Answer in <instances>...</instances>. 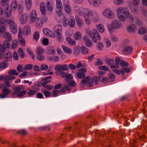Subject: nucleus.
<instances>
[{"label": "nucleus", "instance_id": "obj_50", "mask_svg": "<svg viewBox=\"0 0 147 147\" xmlns=\"http://www.w3.org/2000/svg\"><path fill=\"white\" fill-rule=\"evenodd\" d=\"M18 45V42L16 40H13L12 42L11 48L12 49H14L16 48Z\"/></svg>", "mask_w": 147, "mask_h": 147}, {"label": "nucleus", "instance_id": "obj_15", "mask_svg": "<svg viewBox=\"0 0 147 147\" xmlns=\"http://www.w3.org/2000/svg\"><path fill=\"white\" fill-rule=\"evenodd\" d=\"M55 69L57 71H61L63 70L67 71L68 70V69L66 65H62L58 64L56 65L55 68Z\"/></svg>", "mask_w": 147, "mask_h": 147}, {"label": "nucleus", "instance_id": "obj_34", "mask_svg": "<svg viewBox=\"0 0 147 147\" xmlns=\"http://www.w3.org/2000/svg\"><path fill=\"white\" fill-rule=\"evenodd\" d=\"M56 13L59 16H61L63 14L62 6L56 7Z\"/></svg>", "mask_w": 147, "mask_h": 147}, {"label": "nucleus", "instance_id": "obj_20", "mask_svg": "<svg viewBox=\"0 0 147 147\" xmlns=\"http://www.w3.org/2000/svg\"><path fill=\"white\" fill-rule=\"evenodd\" d=\"M68 25L71 28H73L75 25L74 18L73 16H70L68 19Z\"/></svg>", "mask_w": 147, "mask_h": 147}, {"label": "nucleus", "instance_id": "obj_22", "mask_svg": "<svg viewBox=\"0 0 147 147\" xmlns=\"http://www.w3.org/2000/svg\"><path fill=\"white\" fill-rule=\"evenodd\" d=\"M31 32V28L30 26L27 25L24 28L23 33L24 35L29 34Z\"/></svg>", "mask_w": 147, "mask_h": 147}, {"label": "nucleus", "instance_id": "obj_55", "mask_svg": "<svg viewBox=\"0 0 147 147\" xmlns=\"http://www.w3.org/2000/svg\"><path fill=\"white\" fill-rule=\"evenodd\" d=\"M5 81H6V80H9L12 79H14L15 77L11 76H9L7 75H5Z\"/></svg>", "mask_w": 147, "mask_h": 147}, {"label": "nucleus", "instance_id": "obj_45", "mask_svg": "<svg viewBox=\"0 0 147 147\" xmlns=\"http://www.w3.org/2000/svg\"><path fill=\"white\" fill-rule=\"evenodd\" d=\"M18 52L21 57L24 58V57L25 55L22 48H20L18 50Z\"/></svg>", "mask_w": 147, "mask_h": 147}, {"label": "nucleus", "instance_id": "obj_26", "mask_svg": "<svg viewBox=\"0 0 147 147\" xmlns=\"http://www.w3.org/2000/svg\"><path fill=\"white\" fill-rule=\"evenodd\" d=\"M66 40L69 45L74 46L76 44V42L75 40L68 37L66 38Z\"/></svg>", "mask_w": 147, "mask_h": 147}, {"label": "nucleus", "instance_id": "obj_11", "mask_svg": "<svg viewBox=\"0 0 147 147\" xmlns=\"http://www.w3.org/2000/svg\"><path fill=\"white\" fill-rule=\"evenodd\" d=\"M7 24L9 25L10 30L13 34H15L17 32V25L12 20H7Z\"/></svg>", "mask_w": 147, "mask_h": 147}, {"label": "nucleus", "instance_id": "obj_30", "mask_svg": "<svg viewBox=\"0 0 147 147\" xmlns=\"http://www.w3.org/2000/svg\"><path fill=\"white\" fill-rule=\"evenodd\" d=\"M96 28L100 33H102L105 31V28L101 24H98L96 26Z\"/></svg>", "mask_w": 147, "mask_h": 147}, {"label": "nucleus", "instance_id": "obj_32", "mask_svg": "<svg viewBox=\"0 0 147 147\" xmlns=\"http://www.w3.org/2000/svg\"><path fill=\"white\" fill-rule=\"evenodd\" d=\"M82 35L81 33L79 32H76L74 34V38L76 40H80L82 38Z\"/></svg>", "mask_w": 147, "mask_h": 147}, {"label": "nucleus", "instance_id": "obj_52", "mask_svg": "<svg viewBox=\"0 0 147 147\" xmlns=\"http://www.w3.org/2000/svg\"><path fill=\"white\" fill-rule=\"evenodd\" d=\"M114 3L117 5H119L123 3V0H113Z\"/></svg>", "mask_w": 147, "mask_h": 147}, {"label": "nucleus", "instance_id": "obj_2", "mask_svg": "<svg viewBox=\"0 0 147 147\" xmlns=\"http://www.w3.org/2000/svg\"><path fill=\"white\" fill-rule=\"evenodd\" d=\"M105 72L103 71H100L98 73V78L94 77L93 78H90L89 76H87L82 80L81 83L83 84H87L89 87H92L93 86V83L97 84L98 83V80L99 79V77H101L104 75Z\"/></svg>", "mask_w": 147, "mask_h": 147}, {"label": "nucleus", "instance_id": "obj_37", "mask_svg": "<svg viewBox=\"0 0 147 147\" xmlns=\"http://www.w3.org/2000/svg\"><path fill=\"white\" fill-rule=\"evenodd\" d=\"M5 59L6 61H10L11 59L12 55L10 52H7L5 56Z\"/></svg>", "mask_w": 147, "mask_h": 147}, {"label": "nucleus", "instance_id": "obj_27", "mask_svg": "<svg viewBox=\"0 0 147 147\" xmlns=\"http://www.w3.org/2000/svg\"><path fill=\"white\" fill-rule=\"evenodd\" d=\"M40 10L42 14L43 15L46 13V10L45 5L44 3L41 2L40 4Z\"/></svg>", "mask_w": 147, "mask_h": 147}, {"label": "nucleus", "instance_id": "obj_9", "mask_svg": "<svg viewBox=\"0 0 147 147\" xmlns=\"http://www.w3.org/2000/svg\"><path fill=\"white\" fill-rule=\"evenodd\" d=\"M89 9L84 8L81 7H76L74 8V10L75 12L79 16L83 15L84 20L85 19V16L87 14Z\"/></svg>", "mask_w": 147, "mask_h": 147}, {"label": "nucleus", "instance_id": "obj_33", "mask_svg": "<svg viewBox=\"0 0 147 147\" xmlns=\"http://www.w3.org/2000/svg\"><path fill=\"white\" fill-rule=\"evenodd\" d=\"M106 62L107 63L110 65L111 68H115V67H112V66H114V60L113 59H108L106 60Z\"/></svg>", "mask_w": 147, "mask_h": 147}, {"label": "nucleus", "instance_id": "obj_42", "mask_svg": "<svg viewBox=\"0 0 147 147\" xmlns=\"http://www.w3.org/2000/svg\"><path fill=\"white\" fill-rule=\"evenodd\" d=\"M41 92L45 96L47 97H49L51 95V93L50 92L44 89L42 90Z\"/></svg>", "mask_w": 147, "mask_h": 147}, {"label": "nucleus", "instance_id": "obj_51", "mask_svg": "<svg viewBox=\"0 0 147 147\" xmlns=\"http://www.w3.org/2000/svg\"><path fill=\"white\" fill-rule=\"evenodd\" d=\"M67 82V85L70 86L71 87H74L76 85V83L74 81H73L71 80H70L68 82Z\"/></svg>", "mask_w": 147, "mask_h": 147}, {"label": "nucleus", "instance_id": "obj_14", "mask_svg": "<svg viewBox=\"0 0 147 147\" xmlns=\"http://www.w3.org/2000/svg\"><path fill=\"white\" fill-rule=\"evenodd\" d=\"M42 31L43 34L46 35L51 37L53 38L55 37V34L48 28H45L43 29Z\"/></svg>", "mask_w": 147, "mask_h": 147}, {"label": "nucleus", "instance_id": "obj_41", "mask_svg": "<svg viewBox=\"0 0 147 147\" xmlns=\"http://www.w3.org/2000/svg\"><path fill=\"white\" fill-rule=\"evenodd\" d=\"M80 50L83 54L86 55L88 53V49L85 47L82 46L80 47Z\"/></svg>", "mask_w": 147, "mask_h": 147}, {"label": "nucleus", "instance_id": "obj_12", "mask_svg": "<svg viewBox=\"0 0 147 147\" xmlns=\"http://www.w3.org/2000/svg\"><path fill=\"white\" fill-rule=\"evenodd\" d=\"M63 9L67 13H70L71 12V9L69 5V2L68 0H62Z\"/></svg>", "mask_w": 147, "mask_h": 147}, {"label": "nucleus", "instance_id": "obj_49", "mask_svg": "<svg viewBox=\"0 0 147 147\" xmlns=\"http://www.w3.org/2000/svg\"><path fill=\"white\" fill-rule=\"evenodd\" d=\"M33 65L31 64H28L25 65L23 67V69L25 70H29L31 69Z\"/></svg>", "mask_w": 147, "mask_h": 147}, {"label": "nucleus", "instance_id": "obj_29", "mask_svg": "<svg viewBox=\"0 0 147 147\" xmlns=\"http://www.w3.org/2000/svg\"><path fill=\"white\" fill-rule=\"evenodd\" d=\"M61 47L63 51L65 53L69 54L72 53V50L71 49L63 45H62Z\"/></svg>", "mask_w": 147, "mask_h": 147}, {"label": "nucleus", "instance_id": "obj_1", "mask_svg": "<svg viewBox=\"0 0 147 147\" xmlns=\"http://www.w3.org/2000/svg\"><path fill=\"white\" fill-rule=\"evenodd\" d=\"M84 22L86 24H91L92 21L93 23L97 22L100 20V17L98 13L95 11L89 9L87 14L85 16Z\"/></svg>", "mask_w": 147, "mask_h": 147}, {"label": "nucleus", "instance_id": "obj_43", "mask_svg": "<svg viewBox=\"0 0 147 147\" xmlns=\"http://www.w3.org/2000/svg\"><path fill=\"white\" fill-rule=\"evenodd\" d=\"M44 50L41 47H38L36 49V53L37 55L43 54Z\"/></svg>", "mask_w": 147, "mask_h": 147}, {"label": "nucleus", "instance_id": "obj_8", "mask_svg": "<svg viewBox=\"0 0 147 147\" xmlns=\"http://www.w3.org/2000/svg\"><path fill=\"white\" fill-rule=\"evenodd\" d=\"M24 86L22 85L15 87L13 88V92L12 94L15 95L17 94L18 97L22 96L26 93V91L24 90Z\"/></svg>", "mask_w": 147, "mask_h": 147}, {"label": "nucleus", "instance_id": "obj_62", "mask_svg": "<svg viewBox=\"0 0 147 147\" xmlns=\"http://www.w3.org/2000/svg\"><path fill=\"white\" fill-rule=\"evenodd\" d=\"M131 11L134 13H136L138 12L137 9L136 8L132 6H130Z\"/></svg>", "mask_w": 147, "mask_h": 147}, {"label": "nucleus", "instance_id": "obj_56", "mask_svg": "<svg viewBox=\"0 0 147 147\" xmlns=\"http://www.w3.org/2000/svg\"><path fill=\"white\" fill-rule=\"evenodd\" d=\"M34 38L36 40H37L39 38V32L36 31L35 32L33 35Z\"/></svg>", "mask_w": 147, "mask_h": 147}, {"label": "nucleus", "instance_id": "obj_64", "mask_svg": "<svg viewBox=\"0 0 147 147\" xmlns=\"http://www.w3.org/2000/svg\"><path fill=\"white\" fill-rule=\"evenodd\" d=\"M9 2V0H1V3L2 6H5L7 5Z\"/></svg>", "mask_w": 147, "mask_h": 147}, {"label": "nucleus", "instance_id": "obj_60", "mask_svg": "<svg viewBox=\"0 0 147 147\" xmlns=\"http://www.w3.org/2000/svg\"><path fill=\"white\" fill-rule=\"evenodd\" d=\"M120 65L122 67H126L128 66V63L124 60H122L120 63Z\"/></svg>", "mask_w": 147, "mask_h": 147}, {"label": "nucleus", "instance_id": "obj_13", "mask_svg": "<svg viewBox=\"0 0 147 147\" xmlns=\"http://www.w3.org/2000/svg\"><path fill=\"white\" fill-rule=\"evenodd\" d=\"M29 22L30 24H32L35 22L37 18V14L36 11L33 10L29 14Z\"/></svg>", "mask_w": 147, "mask_h": 147}, {"label": "nucleus", "instance_id": "obj_59", "mask_svg": "<svg viewBox=\"0 0 147 147\" xmlns=\"http://www.w3.org/2000/svg\"><path fill=\"white\" fill-rule=\"evenodd\" d=\"M105 44L106 47L107 48H109L111 46V41L108 39H107L105 41Z\"/></svg>", "mask_w": 147, "mask_h": 147}, {"label": "nucleus", "instance_id": "obj_58", "mask_svg": "<svg viewBox=\"0 0 147 147\" xmlns=\"http://www.w3.org/2000/svg\"><path fill=\"white\" fill-rule=\"evenodd\" d=\"M8 73L10 75H18V73L16 72V71L15 70H11L9 71L8 72Z\"/></svg>", "mask_w": 147, "mask_h": 147}, {"label": "nucleus", "instance_id": "obj_23", "mask_svg": "<svg viewBox=\"0 0 147 147\" xmlns=\"http://www.w3.org/2000/svg\"><path fill=\"white\" fill-rule=\"evenodd\" d=\"M18 1L16 0H13L12 2L10 8L11 11H14L17 8L18 6Z\"/></svg>", "mask_w": 147, "mask_h": 147}, {"label": "nucleus", "instance_id": "obj_36", "mask_svg": "<svg viewBox=\"0 0 147 147\" xmlns=\"http://www.w3.org/2000/svg\"><path fill=\"white\" fill-rule=\"evenodd\" d=\"M147 32V29L145 27H141L138 30V33L140 34H143Z\"/></svg>", "mask_w": 147, "mask_h": 147}, {"label": "nucleus", "instance_id": "obj_25", "mask_svg": "<svg viewBox=\"0 0 147 147\" xmlns=\"http://www.w3.org/2000/svg\"><path fill=\"white\" fill-rule=\"evenodd\" d=\"M88 1L89 4L94 7L98 6L100 3L98 0H88Z\"/></svg>", "mask_w": 147, "mask_h": 147}, {"label": "nucleus", "instance_id": "obj_46", "mask_svg": "<svg viewBox=\"0 0 147 147\" xmlns=\"http://www.w3.org/2000/svg\"><path fill=\"white\" fill-rule=\"evenodd\" d=\"M18 11L19 13H22L23 12L24 7L23 4L22 3L18 5Z\"/></svg>", "mask_w": 147, "mask_h": 147}, {"label": "nucleus", "instance_id": "obj_63", "mask_svg": "<svg viewBox=\"0 0 147 147\" xmlns=\"http://www.w3.org/2000/svg\"><path fill=\"white\" fill-rule=\"evenodd\" d=\"M40 18L42 24L46 22L48 20L47 17L45 16L43 17L42 18Z\"/></svg>", "mask_w": 147, "mask_h": 147}, {"label": "nucleus", "instance_id": "obj_24", "mask_svg": "<svg viewBox=\"0 0 147 147\" xmlns=\"http://www.w3.org/2000/svg\"><path fill=\"white\" fill-rule=\"evenodd\" d=\"M76 22L77 25L80 27H82L84 24L82 20L78 16H75Z\"/></svg>", "mask_w": 147, "mask_h": 147}, {"label": "nucleus", "instance_id": "obj_16", "mask_svg": "<svg viewBox=\"0 0 147 147\" xmlns=\"http://www.w3.org/2000/svg\"><path fill=\"white\" fill-rule=\"evenodd\" d=\"M28 15L27 13H25L22 14L20 16V22L22 24H25L28 20Z\"/></svg>", "mask_w": 147, "mask_h": 147}, {"label": "nucleus", "instance_id": "obj_19", "mask_svg": "<svg viewBox=\"0 0 147 147\" xmlns=\"http://www.w3.org/2000/svg\"><path fill=\"white\" fill-rule=\"evenodd\" d=\"M46 6L47 9L48 11H53L54 5L53 3L51 1L47 0Z\"/></svg>", "mask_w": 147, "mask_h": 147}, {"label": "nucleus", "instance_id": "obj_4", "mask_svg": "<svg viewBox=\"0 0 147 147\" xmlns=\"http://www.w3.org/2000/svg\"><path fill=\"white\" fill-rule=\"evenodd\" d=\"M122 26V24L118 20H113L111 23L108 24L107 26L108 31L110 34H113L114 30L119 29Z\"/></svg>", "mask_w": 147, "mask_h": 147}, {"label": "nucleus", "instance_id": "obj_21", "mask_svg": "<svg viewBox=\"0 0 147 147\" xmlns=\"http://www.w3.org/2000/svg\"><path fill=\"white\" fill-rule=\"evenodd\" d=\"M123 52V53L126 55L130 54L132 52V48L130 46H125L124 48Z\"/></svg>", "mask_w": 147, "mask_h": 147}, {"label": "nucleus", "instance_id": "obj_47", "mask_svg": "<svg viewBox=\"0 0 147 147\" xmlns=\"http://www.w3.org/2000/svg\"><path fill=\"white\" fill-rule=\"evenodd\" d=\"M48 66L44 64H41L40 67V69L42 71L47 70L48 69Z\"/></svg>", "mask_w": 147, "mask_h": 147}, {"label": "nucleus", "instance_id": "obj_6", "mask_svg": "<svg viewBox=\"0 0 147 147\" xmlns=\"http://www.w3.org/2000/svg\"><path fill=\"white\" fill-rule=\"evenodd\" d=\"M10 86V84L8 81H5L4 84H0V88L3 89L2 94L0 93V98H4L11 93V90L8 88Z\"/></svg>", "mask_w": 147, "mask_h": 147}, {"label": "nucleus", "instance_id": "obj_54", "mask_svg": "<svg viewBox=\"0 0 147 147\" xmlns=\"http://www.w3.org/2000/svg\"><path fill=\"white\" fill-rule=\"evenodd\" d=\"M66 90L69 91L70 90V88L68 87L67 85H65L60 90V92H65Z\"/></svg>", "mask_w": 147, "mask_h": 147}, {"label": "nucleus", "instance_id": "obj_31", "mask_svg": "<svg viewBox=\"0 0 147 147\" xmlns=\"http://www.w3.org/2000/svg\"><path fill=\"white\" fill-rule=\"evenodd\" d=\"M112 71L118 75H121L122 76L124 75V73L121 69H117L116 68H113Z\"/></svg>", "mask_w": 147, "mask_h": 147}, {"label": "nucleus", "instance_id": "obj_5", "mask_svg": "<svg viewBox=\"0 0 147 147\" xmlns=\"http://www.w3.org/2000/svg\"><path fill=\"white\" fill-rule=\"evenodd\" d=\"M86 34L90 37L93 41L94 43H96L98 40L99 41L101 39V36L95 29H93L91 31L88 29L85 30Z\"/></svg>", "mask_w": 147, "mask_h": 147}, {"label": "nucleus", "instance_id": "obj_39", "mask_svg": "<svg viewBox=\"0 0 147 147\" xmlns=\"http://www.w3.org/2000/svg\"><path fill=\"white\" fill-rule=\"evenodd\" d=\"M49 60L53 61H58L59 60V58L58 56H53L49 57L48 58Z\"/></svg>", "mask_w": 147, "mask_h": 147}, {"label": "nucleus", "instance_id": "obj_44", "mask_svg": "<svg viewBox=\"0 0 147 147\" xmlns=\"http://www.w3.org/2000/svg\"><path fill=\"white\" fill-rule=\"evenodd\" d=\"M62 24L63 26L65 27H67L68 25V21L64 17L63 18Z\"/></svg>", "mask_w": 147, "mask_h": 147}, {"label": "nucleus", "instance_id": "obj_38", "mask_svg": "<svg viewBox=\"0 0 147 147\" xmlns=\"http://www.w3.org/2000/svg\"><path fill=\"white\" fill-rule=\"evenodd\" d=\"M120 60V58L118 57H116L115 61V64H114V66H112V67H115V68H118L119 67V62Z\"/></svg>", "mask_w": 147, "mask_h": 147}, {"label": "nucleus", "instance_id": "obj_53", "mask_svg": "<svg viewBox=\"0 0 147 147\" xmlns=\"http://www.w3.org/2000/svg\"><path fill=\"white\" fill-rule=\"evenodd\" d=\"M8 64L7 63L3 62L0 63V69H4L7 67Z\"/></svg>", "mask_w": 147, "mask_h": 147}, {"label": "nucleus", "instance_id": "obj_3", "mask_svg": "<svg viewBox=\"0 0 147 147\" xmlns=\"http://www.w3.org/2000/svg\"><path fill=\"white\" fill-rule=\"evenodd\" d=\"M116 12L118 18L121 22H124L127 19L129 11L127 8L119 7L117 9Z\"/></svg>", "mask_w": 147, "mask_h": 147}, {"label": "nucleus", "instance_id": "obj_28", "mask_svg": "<svg viewBox=\"0 0 147 147\" xmlns=\"http://www.w3.org/2000/svg\"><path fill=\"white\" fill-rule=\"evenodd\" d=\"M25 6L26 9L28 10H30L32 7V0H25Z\"/></svg>", "mask_w": 147, "mask_h": 147}, {"label": "nucleus", "instance_id": "obj_48", "mask_svg": "<svg viewBox=\"0 0 147 147\" xmlns=\"http://www.w3.org/2000/svg\"><path fill=\"white\" fill-rule=\"evenodd\" d=\"M97 49L99 50H102L103 48V45L101 42H99L97 43L96 45Z\"/></svg>", "mask_w": 147, "mask_h": 147}, {"label": "nucleus", "instance_id": "obj_57", "mask_svg": "<svg viewBox=\"0 0 147 147\" xmlns=\"http://www.w3.org/2000/svg\"><path fill=\"white\" fill-rule=\"evenodd\" d=\"M20 38V39H19V40L20 45L22 46H25V41L24 38L22 37V36L21 38Z\"/></svg>", "mask_w": 147, "mask_h": 147}, {"label": "nucleus", "instance_id": "obj_17", "mask_svg": "<svg viewBox=\"0 0 147 147\" xmlns=\"http://www.w3.org/2000/svg\"><path fill=\"white\" fill-rule=\"evenodd\" d=\"M83 39L85 45L86 46L89 47H90L92 46V42L87 36L85 35L83 37Z\"/></svg>", "mask_w": 147, "mask_h": 147}, {"label": "nucleus", "instance_id": "obj_40", "mask_svg": "<svg viewBox=\"0 0 147 147\" xmlns=\"http://www.w3.org/2000/svg\"><path fill=\"white\" fill-rule=\"evenodd\" d=\"M135 26L134 25H131L127 27V30L129 32H133L135 30Z\"/></svg>", "mask_w": 147, "mask_h": 147}, {"label": "nucleus", "instance_id": "obj_18", "mask_svg": "<svg viewBox=\"0 0 147 147\" xmlns=\"http://www.w3.org/2000/svg\"><path fill=\"white\" fill-rule=\"evenodd\" d=\"M86 71V69L83 67L80 69L79 71L77 73L76 75L79 78L82 79L85 76V73Z\"/></svg>", "mask_w": 147, "mask_h": 147}, {"label": "nucleus", "instance_id": "obj_7", "mask_svg": "<svg viewBox=\"0 0 147 147\" xmlns=\"http://www.w3.org/2000/svg\"><path fill=\"white\" fill-rule=\"evenodd\" d=\"M62 27L61 24H58L55 25L53 29L55 34L57 40L59 42L63 41L64 38L62 34Z\"/></svg>", "mask_w": 147, "mask_h": 147}, {"label": "nucleus", "instance_id": "obj_10", "mask_svg": "<svg viewBox=\"0 0 147 147\" xmlns=\"http://www.w3.org/2000/svg\"><path fill=\"white\" fill-rule=\"evenodd\" d=\"M103 17L108 19H113L115 17V14L113 11L109 8L104 9L102 12Z\"/></svg>", "mask_w": 147, "mask_h": 147}, {"label": "nucleus", "instance_id": "obj_61", "mask_svg": "<svg viewBox=\"0 0 147 147\" xmlns=\"http://www.w3.org/2000/svg\"><path fill=\"white\" fill-rule=\"evenodd\" d=\"M127 19L129 21L131 22H132L134 21V18L133 16L129 13V14L127 16Z\"/></svg>", "mask_w": 147, "mask_h": 147}, {"label": "nucleus", "instance_id": "obj_35", "mask_svg": "<svg viewBox=\"0 0 147 147\" xmlns=\"http://www.w3.org/2000/svg\"><path fill=\"white\" fill-rule=\"evenodd\" d=\"M4 36L5 39L9 41H11L12 40L11 35L9 32H5L4 34Z\"/></svg>", "mask_w": 147, "mask_h": 147}]
</instances>
